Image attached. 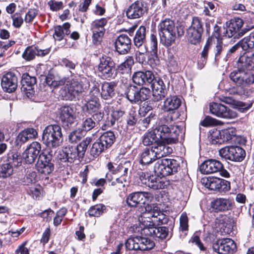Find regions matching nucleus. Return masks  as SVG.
<instances>
[{"label": "nucleus", "instance_id": "nucleus-55", "mask_svg": "<svg viewBox=\"0 0 254 254\" xmlns=\"http://www.w3.org/2000/svg\"><path fill=\"white\" fill-rule=\"evenodd\" d=\"M130 168L131 163L130 161L122 160L117 166L118 172L123 173V175L125 176Z\"/></svg>", "mask_w": 254, "mask_h": 254}, {"label": "nucleus", "instance_id": "nucleus-41", "mask_svg": "<svg viewBox=\"0 0 254 254\" xmlns=\"http://www.w3.org/2000/svg\"><path fill=\"white\" fill-rule=\"evenodd\" d=\"M222 130L217 129L216 128H213L209 130L208 139L210 142L213 144H222Z\"/></svg>", "mask_w": 254, "mask_h": 254}, {"label": "nucleus", "instance_id": "nucleus-28", "mask_svg": "<svg viewBox=\"0 0 254 254\" xmlns=\"http://www.w3.org/2000/svg\"><path fill=\"white\" fill-rule=\"evenodd\" d=\"M151 148L156 159L169 155L173 152L171 147L161 142L154 143Z\"/></svg>", "mask_w": 254, "mask_h": 254}, {"label": "nucleus", "instance_id": "nucleus-25", "mask_svg": "<svg viewBox=\"0 0 254 254\" xmlns=\"http://www.w3.org/2000/svg\"><path fill=\"white\" fill-rule=\"evenodd\" d=\"M219 99L222 102L230 105L233 108L236 109L242 113L248 110L253 104L252 102L245 103L236 100L232 96H219Z\"/></svg>", "mask_w": 254, "mask_h": 254}, {"label": "nucleus", "instance_id": "nucleus-5", "mask_svg": "<svg viewBox=\"0 0 254 254\" xmlns=\"http://www.w3.org/2000/svg\"><path fill=\"white\" fill-rule=\"evenodd\" d=\"M150 218L144 217L140 221L143 227V233L148 236L161 240L165 239L168 236V229L166 227H155L150 221Z\"/></svg>", "mask_w": 254, "mask_h": 254}, {"label": "nucleus", "instance_id": "nucleus-22", "mask_svg": "<svg viewBox=\"0 0 254 254\" xmlns=\"http://www.w3.org/2000/svg\"><path fill=\"white\" fill-rule=\"evenodd\" d=\"M76 115L74 108L69 106H64L60 110V118L64 125L71 126L75 122Z\"/></svg>", "mask_w": 254, "mask_h": 254}, {"label": "nucleus", "instance_id": "nucleus-7", "mask_svg": "<svg viewBox=\"0 0 254 254\" xmlns=\"http://www.w3.org/2000/svg\"><path fill=\"white\" fill-rule=\"evenodd\" d=\"M219 154L226 160L235 162L243 161L246 157V151L238 146H227L219 150Z\"/></svg>", "mask_w": 254, "mask_h": 254}, {"label": "nucleus", "instance_id": "nucleus-51", "mask_svg": "<svg viewBox=\"0 0 254 254\" xmlns=\"http://www.w3.org/2000/svg\"><path fill=\"white\" fill-rule=\"evenodd\" d=\"M158 141L159 140L152 130L145 135L142 140V143L144 145L149 146L152 144L153 143H157Z\"/></svg>", "mask_w": 254, "mask_h": 254}, {"label": "nucleus", "instance_id": "nucleus-58", "mask_svg": "<svg viewBox=\"0 0 254 254\" xmlns=\"http://www.w3.org/2000/svg\"><path fill=\"white\" fill-rule=\"evenodd\" d=\"M66 153H68L67 158L68 162L71 163L78 157L77 150L74 147H68L65 148Z\"/></svg>", "mask_w": 254, "mask_h": 254}, {"label": "nucleus", "instance_id": "nucleus-48", "mask_svg": "<svg viewBox=\"0 0 254 254\" xmlns=\"http://www.w3.org/2000/svg\"><path fill=\"white\" fill-rule=\"evenodd\" d=\"M85 107L90 114H93L99 110L100 104L99 103L98 100L95 97L88 101L85 105Z\"/></svg>", "mask_w": 254, "mask_h": 254}, {"label": "nucleus", "instance_id": "nucleus-4", "mask_svg": "<svg viewBox=\"0 0 254 254\" xmlns=\"http://www.w3.org/2000/svg\"><path fill=\"white\" fill-rule=\"evenodd\" d=\"M115 138L113 131L104 132L93 143L90 150V155L97 157L113 145Z\"/></svg>", "mask_w": 254, "mask_h": 254}, {"label": "nucleus", "instance_id": "nucleus-60", "mask_svg": "<svg viewBox=\"0 0 254 254\" xmlns=\"http://www.w3.org/2000/svg\"><path fill=\"white\" fill-rule=\"evenodd\" d=\"M157 39L156 35L152 34L150 36L151 54L153 57L157 58Z\"/></svg>", "mask_w": 254, "mask_h": 254}, {"label": "nucleus", "instance_id": "nucleus-63", "mask_svg": "<svg viewBox=\"0 0 254 254\" xmlns=\"http://www.w3.org/2000/svg\"><path fill=\"white\" fill-rule=\"evenodd\" d=\"M93 33L92 40L94 44L98 45L100 43L102 40V38L104 35L105 32L91 30Z\"/></svg>", "mask_w": 254, "mask_h": 254}, {"label": "nucleus", "instance_id": "nucleus-18", "mask_svg": "<svg viewBox=\"0 0 254 254\" xmlns=\"http://www.w3.org/2000/svg\"><path fill=\"white\" fill-rule=\"evenodd\" d=\"M52 156L50 154L41 153L39 156L37 163L38 171L42 174H49L54 170V165L51 162Z\"/></svg>", "mask_w": 254, "mask_h": 254}, {"label": "nucleus", "instance_id": "nucleus-47", "mask_svg": "<svg viewBox=\"0 0 254 254\" xmlns=\"http://www.w3.org/2000/svg\"><path fill=\"white\" fill-rule=\"evenodd\" d=\"M124 114V112L121 110H113L111 111V114H108V125L113 126L115 124L116 121L119 120Z\"/></svg>", "mask_w": 254, "mask_h": 254}, {"label": "nucleus", "instance_id": "nucleus-44", "mask_svg": "<svg viewBox=\"0 0 254 254\" xmlns=\"http://www.w3.org/2000/svg\"><path fill=\"white\" fill-rule=\"evenodd\" d=\"M7 163H10L12 166L18 167L21 165L22 159L17 152H9L7 154Z\"/></svg>", "mask_w": 254, "mask_h": 254}, {"label": "nucleus", "instance_id": "nucleus-32", "mask_svg": "<svg viewBox=\"0 0 254 254\" xmlns=\"http://www.w3.org/2000/svg\"><path fill=\"white\" fill-rule=\"evenodd\" d=\"M222 143H231L235 142L237 138L236 129L235 128L231 127L222 130Z\"/></svg>", "mask_w": 254, "mask_h": 254}, {"label": "nucleus", "instance_id": "nucleus-27", "mask_svg": "<svg viewBox=\"0 0 254 254\" xmlns=\"http://www.w3.org/2000/svg\"><path fill=\"white\" fill-rule=\"evenodd\" d=\"M146 37V28L140 26L136 31L133 38V42L137 48H140V53H143L147 52V49L144 45Z\"/></svg>", "mask_w": 254, "mask_h": 254}, {"label": "nucleus", "instance_id": "nucleus-46", "mask_svg": "<svg viewBox=\"0 0 254 254\" xmlns=\"http://www.w3.org/2000/svg\"><path fill=\"white\" fill-rule=\"evenodd\" d=\"M107 19L105 18L94 20L91 23V30L105 32L104 27L107 24Z\"/></svg>", "mask_w": 254, "mask_h": 254}, {"label": "nucleus", "instance_id": "nucleus-52", "mask_svg": "<svg viewBox=\"0 0 254 254\" xmlns=\"http://www.w3.org/2000/svg\"><path fill=\"white\" fill-rule=\"evenodd\" d=\"M95 126L96 123L92 118L89 117L83 119L81 129L82 131H89L93 128Z\"/></svg>", "mask_w": 254, "mask_h": 254}, {"label": "nucleus", "instance_id": "nucleus-38", "mask_svg": "<svg viewBox=\"0 0 254 254\" xmlns=\"http://www.w3.org/2000/svg\"><path fill=\"white\" fill-rule=\"evenodd\" d=\"M152 89V95H162L165 93V85L162 80L155 79L150 83Z\"/></svg>", "mask_w": 254, "mask_h": 254}, {"label": "nucleus", "instance_id": "nucleus-37", "mask_svg": "<svg viewBox=\"0 0 254 254\" xmlns=\"http://www.w3.org/2000/svg\"><path fill=\"white\" fill-rule=\"evenodd\" d=\"M220 178L214 177H205L202 178L201 183L205 188L213 190H215L218 186Z\"/></svg>", "mask_w": 254, "mask_h": 254}, {"label": "nucleus", "instance_id": "nucleus-31", "mask_svg": "<svg viewBox=\"0 0 254 254\" xmlns=\"http://www.w3.org/2000/svg\"><path fill=\"white\" fill-rule=\"evenodd\" d=\"M156 159L151 147L146 148L140 155L139 162L142 165H148L152 163Z\"/></svg>", "mask_w": 254, "mask_h": 254}, {"label": "nucleus", "instance_id": "nucleus-16", "mask_svg": "<svg viewBox=\"0 0 254 254\" xmlns=\"http://www.w3.org/2000/svg\"><path fill=\"white\" fill-rule=\"evenodd\" d=\"M115 63L111 58L107 56L103 57L98 65V71L101 76L106 79L113 77L114 72Z\"/></svg>", "mask_w": 254, "mask_h": 254}, {"label": "nucleus", "instance_id": "nucleus-9", "mask_svg": "<svg viewBox=\"0 0 254 254\" xmlns=\"http://www.w3.org/2000/svg\"><path fill=\"white\" fill-rule=\"evenodd\" d=\"M208 41L211 45H214L213 52L214 54V61L216 64L221 58L222 56L225 53L226 46L222 42V39L220 37V27L216 25L214 28V31L208 39Z\"/></svg>", "mask_w": 254, "mask_h": 254}, {"label": "nucleus", "instance_id": "nucleus-39", "mask_svg": "<svg viewBox=\"0 0 254 254\" xmlns=\"http://www.w3.org/2000/svg\"><path fill=\"white\" fill-rule=\"evenodd\" d=\"M137 247L138 250L141 251H147L152 249L155 244L154 242L149 238L141 237H137Z\"/></svg>", "mask_w": 254, "mask_h": 254}, {"label": "nucleus", "instance_id": "nucleus-24", "mask_svg": "<svg viewBox=\"0 0 254 254\" xmlns=\"http://www.w3.org/2000/svg\"><path fill=\"white\" fill-rule=\"evenodd\" d=\"M115 45L117 52L120 54H126L130 50L131 41L128 36L122 34L116 39Z\"/></svg>", "mask_w": 254, "mask_h": 254}, {"label": "nucleus", "instance_id": "nucleus-15", "mask_svg": "<svg viewBox=\"0 0 254 254\" xmlns=\"http://www.w3.org/2000/svg\"><path fill=\"white\" fill-rule=\"evenodd\" d=\"M153 131L159 140L161 139L167 143H171L175 142L177 140V135L173 136V133L175 134L176 131H174L172 133L168 125L157 124V126L153 129Z\"/></svg>", "mask_w": 254, "mask_h": 254}, {"label": "nucleus", "instance_id": "nucleus-12", "mask_svg": "<svg viewBox=\"0 0 254 254\" xmlns=\"http://www.w3.org/2000/svg\"><path fill=\"white\" fill-rule=\"evenodd\" d=\"M210 112L218 117L226 119H233L238 117L236 112L233 111L225 106L216 103L210 104Z\"/></svg>", "mask_w": 254, "mask_h": 254}, {"label": "nucleus", "instance_id": "nucleus-21", "mask_svg": "<svg viewBox=\"0 0 254 254\" xmlns=\"http://www.w3.org/2000/svg\"><path fill=\"white\" fill-rule=\"evenodd\" d=\"M50 51V48L41 49L38 47L33 46L27 47L23 52L22 57L26 61L33 60L36 56L44 57L48 55Z\"/></svg>", "mask_w": 254, "mask_h": 254}, {"label": "nucleus", "instance_id": "nucleus-56", "mask_svg": "<svg viewBox=\"0 0 254 254\" xmlns=\"http://www.w3.org/2000/svg\"><path fill=\"white\" fill-rule=\"evenodd\" d=\"M173 121L172 115L168 113H165L164 114L160 115L157 124L162 125H168Z\"/></svg>", "mask_w": 254, "mask_h": 254}, {"label": "nucleus", "instance_id": "nucleus-30", "mask_svg": "<svg viewBox=\"0 0 254 254\" xmlns=\"http://www.w3.org/2000/svg\"><path fill=\"white\" fill-rule=\"evenodd\" d=\"M70 24L68 22L64 23L63 26L58 25L55 26L53 34V37L55 40L61 41L63 39L65 35H69L70 32Z\"/></svg>", "mask_w": 254, "mask_h": 254}, {"label": "nucleus", "instance_id": "nucleus-10", "mask_svg": "<svg viewBox=\"0 0 254 254\" xmlns=\"http://www.w3.org/2000/svg\"><path fill=\"white\" fill-rule=\"evenodd\" d=\"M144 217L150 218V221H152L153 226L156 223L157 225L166 224L168 222L167 216L162 213L159 207L154 204H147L145 206V211L141 216V220Z\"/></svg>", "mask_w": 254, "mask_h": 254}, {"label": "nucleus", "instance_id": "nucleus-33", "mask_svg": "<svg viewBox=\"0 0 254 254\" xmlns=\"http://www.w3.org/2000/svg\"><path fill=\"white\" fill-rule=\"evenodd\" d=\"M181 100L178 96H169L164 102V107L166 111L178 109L181 105Z\"/></svg>", "mask_w": 254, "mask_h": 254}, {"label": "nucleus", "instance_id": "nucleus-61", "mask_svg": "<svg viewBox=\"0 0 254 254\" xmlns=\"http://www.w3.org/2000/svg\"><path fill=\"white\" fill-rule=\"evenodd\" d=\"M21 84L35 85L36 83V78L34 76H31L29 74L25 73L23 74L21 81Z\"/></svg>", "mask_w": 254, "mask_h": 254}, {"label": "nucleus", "instance_id": "nucleus-17", "mask_svg": "<svg viewBox=\"0 0 254 254\" xmlns=\"http://www.w3.org/2000/svg\"><path fill=\"white\" fill-rule=\"evenodd\" d=\"M152 195L147 192L137 191L129 193L126 198V201L129 207H135L141 204H144L148 200Z\"/></svg>", "mask_w": 254, "mask_h": 254}, {"label": "nucleus", "instance_id": "nucleus-8", "mask_svg": "<svg viewBox=\"0 0 254 254\" xmlns=\"http://www.w3.org/2000/svg\"><path fill=\"white\" fill-rule=\"evenodd\" d=\"M203 31V23L201 19L197 17H193L191 25L187 30L186 37L188 42L195 45L199 44Z\"/></svg>", "mask_w": 254, "mask_h": 254}, {"label": "nucleus", "instance_id": "nucleus-1", "mask_svg": "<svg viewBox=\"0 0 254 254\" xmlns=\"http://www.w3.org/2000/svg\"><path fill=\"white\" fill-rule=\"evenodd\" d=\"M240 69L230 73L229 77L236 84L245 87L254 83V54L241 56L238 60Z\"/></svg>", "mask_w": 254, "mask_h": 254}, {"label": "nucleus", "instance_id": "nucleus-34", "mask_svg": "<svg viewBox=\"0 0 254 254\" xmlns=\"http://www.w3.org/2000/svg\"><path fill=\"white\" fill-rule=\"evenodd\" d=\"M37 132L33 128H28L21 131L18 135L17 139L22 143H24L30 139L36 137Z\"/></svg>", "mask_w": 254, "mask_h": 254}, {"label": "nucleus", "instance_id": "nucleus-2", "mask_svg": "<svg viewBox=\"0 0 254 254\" xmlns=\"http://www.w3.org/2000/svg\"><path fill=\"white\" fill-rule=\"evenodd\" d=\"M160 42L166 47L173 45L176 39L177 33L178 36L184 34V31L180 27L176 26L174 21L166 18L160 21L158 26Z\"/></svg>", "mask_w": 254, "mask_h": 254}, {"label": "nucleus", "instance_id": "nucleus-45", "mask_svg": "<svg viewBox=\"0 0 254 254\" xmlns=\"http://www.w3.org/2000/svg\"><path fill=\"white\" fill-rule=\"evenodd\" d=\"M162 160L166 165L168 164L166 167L170 170L169 171L172 174L177 173L180 169V163L175 159L165 158Z\"/></svg>", "mask_w": 254, "mask_h": 254}, {"label": "nucleus", "instance_id": "nucleus-53", "mask_svg": "<svg viewBox=\"0 0 254 254\" xmlns=\"http://www.w3.org/2000/svg\"><path fill=\"white\" fill-rule=\"evenodd\" d=\"M82 131L81 129H77L72 131L68 135V141L71 143H76L80 140L83 136Z\"/></svg>", "mask_w": 254, "mask_h": 254}, {"label": "nucleus", "instance_id": "nucleus-3", "mask_svg": "<svg viewBox=\"0 0 254 254\" xmlns=\"http://www.w3.org/2000/svg\"><path fill=\"white\" fill-rule=\"evenodd\" d=\"M43 142L49 147H57L63 141L62 129L57 125H49L46 127L43 132Z\"/></svg>", "mask_w": 254, "mask_h": 254}, {"label": "nucleus", "instance_id": "nucleus-29", "mask_svg": "<svg viewBox=\"0 0 254 254\" xmlns=\"http://www.w3.org/2000/svg\"><path fill=\"white\" fill-rule=\"evenodd\" d=\"M232 204V201L226 198H217L211 203L212 207L217 211H224L230 209Z\"/></svg>", "mask_w": 254, "mask_h": 254}, {"label": "nucleus", "instance_id": "nucleus-43", "mask_svg": "<svg viewBox=\"0 0 254 254\" xmlns=\"http://www.w3.org/2000/svg\"><path fill=\"white\" fill-rule=\"evenodd\" d=\"M13 174V168L10 163L0 164V178L6 179Z\"/></svg>", "mask_w": 254, "mask_h": 254}, {"label": "nucleus", "instance_id": "nucleus-26", "mask_svg": "<svg viewBox=\"0 0 254 254\" xmlns=\"http://www.w3.org/2000/svg\"><path fill=\"white\" fill-rule=\"evenodd\" d=\"M134 83L138 85H142L146 83H151L154 79V75L150 70L136 71L132 76Z\"/></svg>", "mask_w": 254, "mask_h": 254}, {"label": "nucleus", "instance_id": "nucleus-35", "mask_svg": "<svg viewBox=\"0 0 254 254\" xmlns=\"http://www.w3.org/2000/svg\"><path fill=\"white\" fill-rule=\"evenodd\" d=\"M167 165H168V164ZM154 170L155 174L161 177L172 175V173L169 171L170 170L166 167V165L164 163L162 159L158 161L155 163Z\"/></svg>", "mask_w": 254, "mask_h": 254}, {"label": "nucleus", "instance_id": "nucleus-40", "mask_svg": "<svg viewBox=\"0 0 254 254\" xmlns=\"http://www.w3.org/2000/svg\"><path fill=\"white\" fill-rule=\"evenodd\" d=\"M117 84L115 82H105L102 85L101 95H111L116 93Z\"/></svg>", "mask_w": 254, "mask_h": 254}, {"label": "nucleus", "instance_id": "nucleus-36", "mask_svg": "<svg viewBox=\"0 0 254 254\" xmlns=\"http://www.w3.org/2000/svg\"><path fill=\"white\" fill-rule=\"evenodd\" d=\"M166 186V184L160 176L152 175L150 177L149 185L147 187L153 190L163 189Z\"/></svg>", "mask_w": 254, "mask_h": 254}, {"label": "nucleus", "instance_id": "nucleus-62", "mask_svg": "<svg viewBox=\"0 0 254 254\" xmlns=\"http://www.w3.org/2000/svg\"><path fill=\"white\" fill-rule=\"evenodd\" d=\"M134 64V60L132 57L128 56L124 62L122 63L118 67L119 70H123L125 69H129Z\"/></svg>", "mask_w": 254, "mask_h": 254}, {"label": "nucleus", "instance_id": "nucleus-64", "mask_svg": "<svg viewBox=\"0 0 254 254\" xmlns=\"http://www.w3.org/2000/svg\"><path fill=\"white\" fill-rule=\"evenodd\" d=\"M51 10L57 11L63 8V3L62 1H56L54 0H50L48 3Z\"/></svg>", "mask_w": 254, "mask_h": 254}, {"label": "nucleus", "instance_id": "nucleus-14", "mask_svg": "<svg viewBox=\"0 0 254 254\" xmlns=\"http://www.w3.org/2000/svg\"><path fill=\"white\" fill-rule=\"evenodd\" d=\"M244 24L243 20L237 17L231 19L228 23L225 36L228 38H239L244 34L240 30Z\"/></svg>", "mask_w": 254, "mask_h": 254}, {"label": "nucleus", "instance_id": "nucleus-59", "mask_svg": "<svg viewBox=\"0 0 254 254\" xmlns=\"http://www.w3.org/2000/svg\"><path fill=\"white\" fill-rule=\"evenodd\" d=\"M138 175L139 177V181H138V182L140 185H143L146 186L149 185L150 177H151V176L143 172L138 173Z\"/></svg>", "mask_w": 254, "mask_h": 254}, {"label": "nucleus", "instance_id": "nucleus-49", "mask_svg": "<svg viewBox=\"0 0 254 254\" xmlns=\"http://www.w3.org/2000/svg\"><path fill=\"white\" fill-rule=\"evenodd\" d=\"M105 208L106 206L104 204H96L91 206L89 209L88 213L90 216L99 217L103 213Z\"/></svg>", "mask_w": 254, "mask_h": 254}, {"label": "nucleus", "instance_id": "nucleus-57", "mask_svg": "<svg viewBox=\"0 0 254 254\" xmlns=\"http://www.w3.org/2000/svg\"><path fill=\"white\" fill-rule=\"evenodd\" d=\"M137 237L128 238L125 243V246L129 250H137Z\"/></svg>", "mask_w": 254, "mask_h": 254}, {"label": "nucleus", "instance_id": "nucleus-13", "mask_svg": "<svg viewBox=\"0 0 254 254\" xmlns=\"http://www.w3.org/2000/svg\"><path fill=\"white\" fill-rule=\"evenodd\" d=\"M239 47H241L245 51H249L254 48V30L249 36L245 37L228 51L225 60L227 61L231 54L235 53Z\"/></svg>", "mask_w": 254, "mask_h": 254}, {"label": "nucleus", "instance_id": "nucleus-6", "mask_svg": "<svg viewBox=\"0 0 254 254\" xmlns=\"http://www.w3.org/2000/svg\"><path fill=\"white\" fill-rule=\"evenodd\" d=\"M200 171L205 174L219 173L223 177H230V174L224 168L223 164L216 159H210L204 161L200 166Z\"/></svg>", "mask_w": 254, "mask_h": 254}, {"label": "nucleus", "instance_id": "nucleus-11", "mask_svg": "<svg viewBox=\"0 0 254 254\" xmlns=\"http://www.w3.org/2000/svg\"><path fill=\"white\" fill-rule=\"evenodd\" d=\"M213 249L219 254H233L236 250V245L231 239H219L213 244Z\"/></svg>", "mask_w": 254, "mask_h": 254}, {"label": "nucleus", "instance_id": "nucleus-42", "mask_svg": "<svg viewBox=\"0 0 254 254\" xmlns=\"http://www.w3.org/2000/svg\"><path fill=\"white\" fill-rule=\"evenodd\" d=\"M92 141L91 137H86L76 147H74L79 158H83L88 145Z\"/></svg>", "mask_w": 254, "mask_h": 254}, {"label": "nucleus", "instance_id": "nucleus-54", "mask_svg": "<svg viewBox=\"0 0 254 254\" xmlns=\"http://www.w3.org/2000/svg\"><path fill=\"white\" fill-rule=\"evenodd\" d=\"M230 190V183L229 181L225 180L220 179H219V183L218 186H217V189L215 191L219 192H226Z\"/></svg>", "mask_w": 254, "mask_h": 254}, {"label": "nucleus", "instance_id": "nucleus-20", "mask_svg": "<svg viewBox=\"0 0 254 254\" xmlns=\"http://www.w3.org/2000/svg\"><path fill=\"white\" fill-rule=\"evenodd\" d=\"M17 77L12 72H8L3 75L1 85L5 92L11 93L15 91L17 87Z\"/></svg>", "mask_w": 254, "mask_h": 254}, {"label": "nucleus", "instance_id": "nucleus-50", "mask_svg": "<svg viewBox=\"0 0 254 254\" xmlns=\"http://www.w3.org/2000/svg\"><path fill=\"white\" fill-rule=\"evenodd\" d=\"M65 81L64 79L61 80H56L53 75L49 74L46 78V82L47 85L51 88L54 87V88H58L60 86L64 85Z\"/></svg>", "mask_w": 254, "mask_h": 254}, {"label": "nucleus", "instance_id": "nucleus-19", "mask_svg": "<svg viewBox=\"0 0 254 254\" xmlns=\"http://www.w3.org/2000/svg\"><path fill=\"white\" fill-rule=\"evenodd\" d=\"M41 149V146L39 142H32L23 153L22 156L25 162L27 164L34 162L38 156H39Z\"/></svg>", "mask_w": 254, "mask_h": 254}, {"label": "nucleus", "instance_id": "nucleus-23", "mask_svg": "<svg viewBox=\"0 0 254 254\" xmlns=\"http://www.w3.org/2000/svg\"><path fill=\"white\" fill-rule=\"evenodd\" d=\"M146 12L143 2L136 0L132 3L127 8L126 15L129 19H137L143 16Z\"/></svg>", "mask_w": 254, "mask_h": 254}]
</instances>
